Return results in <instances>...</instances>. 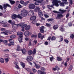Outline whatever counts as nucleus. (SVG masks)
<instances>
[{
    "mask_svg": "<svg viewBox=\"0 0 74 74\" xmlns=\"http://www.w3.org/2000/svg\"><path fill=\"white\" fill-rule=\"evenodd\" d=\"M61 3V1H58V0H53L52 2L53 4L51 5V6L49 5H47V8H48L49 10H51L52 8H54V7L53 6L56 5V7H58L59 4L58 3ZM52 7V8H51Z\"/></svg>",
    "mask_w": 74,
    "mask_h": 74,
    "instance_id": "obj_1",
    "label": "nucleus"
},
{
    "mask_svg": "<svg viewBox=\"0 0 74 74\" xmlns=\"http://www.w3.org/2000/svg\"><path fill=\"white\" fill-rule=\"evenodd\" d=\"M34 11L35 12H37V11H38L39 15V16H40L41 15H42V12H41V11L40 10V7H39L37 6L34 9Z\"/></svg>",
    "mask_w": 74,
    "mask_h": 74,
    "instance_id": "obj_2",
    "label": "nucleus"
},
{
    "mask_svg": "<svg viewBox=\"0 0 74 74\" xmlns=\"http://www.w3.org/2000/svg\"><path fill=\"white\" fill-rule=\"evenodd\" d=\"M21 14L23 16H25L27 15V11L25 10H23L21 11Z\"/></svg>",
    "mask_w": 74,
    "mask_h": 74,
    "instance_id": "obj_3",
    "label": "nucleus"
},
{
    "mask_svg": "<svg viewBox=\"0 0 74 74\" xmlns=\"http://www.w3.org/2000/svg\"><path fill=\"white\" fill-rule=\"evenodd\" d=\"M1 34H4V35H8V33L11 34H12V32L10 31H6L5 32H1Z\"/></svg>",
    "mask_w": 74,
    "mask_h": 74,
    "instance_id": "obj_4",
    "label": "nucleus"
},
{
    "mask_svg": "<svg viewBox=\"0 0 74 74\" xmlns=\"http://www.w3.org/2000/svg\"><path fill=\"white\" fill-rule=\"evenodd\" d=\"M9 41L10 42V43L8 45V46H11V45H14V40L12 39H9Z\"/></svg>",
    "mask_w": 74,
    "mask_h": 74,
    "instance_id": "obj_5",
    "label": "nucleus"
},
{
    "mask_svg": "<svg viewBox=\"0 0 74 74\" xmlns=\"http://www.w3.org/2000/svg\"><path fill=\"white\" fill-rule=\"evenodd\" d=\"M36 6L33 4H30L29 5V8L30 9H34Z\"/></svg>",
    "mask_w": 74,
    "mask_h": 74,
    "instance_id": "obj_6",
    "label": "nucleus"
},
{
    "mask_svg": "<svg viewBox=\"0 0 74 74\" xmlns=\"http://www.w3.org/2000/svg\"><path fill=\"white\" fill-rule=\"evenodd\" d=\"M16 26L17 25H13V29L12 31V32H16Z\"/></svg>",
    "mask_w": 74,
    "mask_h": 74,
    "instance_id": "obj_7",
    "label": "nucleus"
},
{
    "mask_svg": "<svg viewBox=\"0 0 74 74\" xmlns=\"http://www.w3.org/2000/svg\"><path fill=\"white\" fill-rule=\"evenodd\" d=\"M19 38L18 39V40L20 43H21L22 42V38L23 37V35L20 36H19Z\"/></svg>",
    "mask_w": 74,
    "mask_h": 74,
    "instance_id": "obj_8",
    "label": "nucleus"
},
{
    "mask_svg": "<svg viewBox=\"0 0 74 74\" xmlns=\"http://www.w3.org/2000/svg\"><path fill=\"white\" fill-rule=\"evenodd\" d=\"M38 38H40L41 37V40H42V39H43V38H44V35H43L42 36L41 34L40 33H39L38 34Z\"/></svg>",
    "mask_w": 74,
    "mask_h": 74,
    "instance_id": "obj_9",
    "label": "nucleus"
},
{
    "mask_svg": "<svg viewBox=\"0 0 74 74\" xmlns=\"http://www.w3.org/2000/svg\"><path fill=\"white\" fill-rule=\"evenodd\" d=\"M63 15L61 14H58L57 16L56 17V19H60V17H63Z\"/></svg>",
    "mask_w": 74,
    "mask_h": 74,
    "instance_id": "obj_10",
    "label": "nucleus"
},
{
    "mask_svg": "<svg viewBox=\"0 0 74 74\" xmlns=\"http://www.w3.org/2000/svg\"><path fill=\"white\" fill-rule=\"evenodd\" d=\"M59 11H60V13L61 14H64V12H66L67 11V10H62L61 9H60L59 10Z\"/></svg>",
    "mask_w": 74,
    "mask_h": 74,
    "instance_id": "obj_11",
    "label": "nucleus"
},
{
    "mask_svg": "<svg viewBox=\"0 0 74 74\" xmlns=\"http://www.w3.org/2000/svg\"><path fill=\"white\" fill-rule=\"evenodd\" d=\"M7 7H11V6H10V5L7 3L6 4H4V6H3V8L5 9H6V8H7Z\"/></svg>",
    "mask_w": 74,
    "mask_h": 74,
    "instance_id": "obj_12",
    "label": "nucleus"
},
{
    "mask_svg": "<svg viewBox=\"0 0 74 74\" xmlns=\"http://www.w3.org/2000/svg\"><path fill=\"white\" fill-rule=\"evenodd\" d=\"M44 29H45V28L44 26H42L40 27V30L41 33L44 32Z\"/></svg>",
    "mask_w": 74,
    "mask_h": 74,
    "instance_id": "obj_13",
    "label": "nucleus"
},
{
    "mask_svg": "<svg viewBox=\"0 0 74 74\" xmlns=\"http://www.w3.org/2000/svg\"><path fill=\"white\" fill-rule=\"evenodd\" d=\"M33 63L35 64V67L36 69H39V68L40 67V66L39 65H38V64H36L35 62H34Z\"/></svg>",
    "mask_w": 74,
    "mask_h": 74,
    "instance_id": "obj_14",
    "label": "nucleus"
},
{
    "mask_svg": "<svg viewBox=\"0 0 74 74\" xmlns=\"http://www.w3.org/2000/svg\"><path fill=\"white\" fill-rule=\"evenodd\" d=\"M18 15H16V14H14L12 15V19H16V18L17 17Z\"/></svg>",
    "mask_w": 74,
    "mask_h": 74,
    "instance_id": "obj_15",
    "label": "nucleus"
},
{
    "mask_svg": "<svg viewBox=\"0 0 74 74\" xmlns=\"http://www.w3.org/2000/svg\"><path fill=\"white\" fill-rule=\"evenodd\" d=\"M53 27V29L56 30L58 28V26L57 25H54Z\"/></svg>",
    "mask_w": 74,
    "mask_h": 74,
    "instance_id": "obj_16",
    "label": "nucleus"
},
{
    "mask_svg": "<svg viewBox=\"0 0 74 74\" xmlns=\"http://www.w3.org/2000/svg\"><path fill=\"white\" fill-rule=\"evenodd\" d=\"M30 19L32 21H35L36 19V17L35 16L32 17Z\"/></svg>",
    "mask_w": 74,
    "mask_h": 74,
    "instance_id": "obj_17",
    "label": "nucleus"
},
{
    "mask_svg": "<svg viewBox=\"0 0 74 74\" xmlns=\"http://www.w3.org/2000/svg\"><path fill=\"white\" fill-rule=\"evenodd\" d=\"M33 59V57L32 56H31L29 57L28 58V61L30 62V61H32V60Z\"/></svg>",
    "mask_w": 74,
    "mask_h": 74,
    "instance_id": "obj_18",
    "label": "nucleus"
},
{
    "mask_svg": "<svg viewBox=\"0 0 74 74\" xmlns=\"http://www.w3.org/2000/svg\"><path fill=\"white\" fill-rule=\"evenodd\" d=\"M60 29L61 32H64V29L63 28V26L60 27Z\"/></svg>",
    "mask_w": 74,
    "mask_h": 74,
    "instance_id": "obj_19",
    "label": "nucleus"
},
{
    "mask_svg": "<svg viewBox=\"0 0 74 74\" xmlns=\"http://www.w3.org/2000/svg\"><path fill=\"white\" fill-rule=\"evenodd\" d=\"M0 62L2 63H4V59L3 58H0Z\"/></svg>",
    "mask_w": 74,
    "mask_h": 74,
    "instance_id": "obj_20",
    "label": "nucleus"
},
{
    "mask_svg": "<svg viewBox=\"0 0 74 74\" xmlns=\"http://www.w3.org/2000/svg\"><path fill=\"white\" fill-rule=\"evenodd\" d=\"M36 48L34 49V50L32 51V54L33 55H34V54H36Z\"/></svg>",
    "mask_w": 74,
    "mask_h": 74,
    "instance_id": "obj_21",
    "label": "nucleus"
},
{
    "mask_svg": "<svg viewBox=\"0 0 74 74\" xmlns=\"http://www.w3.org/2000/svg\"><path fill=\"white\" fill-rule=\"evenodd\" d=\"M20 64L21 65V66H22L23 68H25V64H24L23 62H20Z\"/></svg>",
    "mask_w": 74,
    "mask_h": 74,
    "instance_id": "obj_22",
    "label": "nucleus"
},
{
    "mask_svg": "<svg viewBox=\"0 0 74 74\" xmlns=\"http://www.w3.org/2000/svg\"><path fill=\"white\" fill-rule=\"evenodd\" d=\"M17 35H18L19 36H22V34H23V33H22L21 32H17Z\"/></svg>",
    "mask_w": 74,
    "mask_h": 74,
    "instance_id": "obj_23",
    "label": "nucleus"
},
{
    "mask_svg": "<svg viewBox=\"0 0 74 74\" xmlns=\"http://www.w3.org/2000/svg\"><path fill=\"white\" fill-rule=\"evenodd\" d=\"M27 52L26 50H25V49H24L22 50V53L23 54H25V53H26Z\"/></svg>",
    "mask_w": 74,
    "mask_h": 74,
    "instance_id": "obj_24",
    "label": "nucleus"
},
{
    "mask_svg": "<svg viewBox=\"0 0 74 74\" xmlns=\"http://www.w3.org/2000/svg\"><path fill=\"white\" fill-rule=\"evenodd\" d=\"M37 35H34L32 34V35L31 36V37H32V38H33V37H34V38H37Z\"/></svg>",
    "mask_w": 74,
    "mask_h": 74,
    "instance_id": "obj_25",
    "label": "nucleus"
},
{
    "mask_svg": "<svg viewBox=\"0 0 74 74\" xmlns=\"http://www.w3.org/2000/svg\"><path fill=\"white\" fill-rule=\"evenodd\" d=\"M57 60H58V61H61V60H62V59L60 57H58L57 58Z\"/></svg>",
    "mask_w": 74,
    "mask_h": 74,
    "instance_id": "obj_26",
    "label": "nucleus"
},
{
    "mask_svg": "<svg viewBox=\"0 0 74 74\" xmlns=\"http://www.w3.org/2000/svg\"><path fill=\"white\" fill-rule=\"evenodd\" d=\"M16 37V36L15 35H12L10 36V38H15Z\"/></svg>",
    "mask_w": 74,
    "mask_h": 74,
    "instance_id": "obj_27",
    "label": "nucleus"
},
{
    "mask_svg": "<svg viewBox=\"0 0 74 74\" xmlns=\"http://www.w3.org/2000/svg\"><path fill=\"white\" fill-rule=\"evenodd\" d=\"M72 69H73V65H71L69 67L68 70L69 71H71L72 70Z\"/></svg>",
    "mask_w": 74,
    "mask_h": 74,
    "instance_id": "obj_28",
    "label": "nucleus"
},
{
    "mask_svg": "<svg viewBox=\"0 0 74 74\" xmlns=\"http://www.w3.org/2000/svg\"><path fill=\"white\" fill-rule=\"evenodd\" d=\"M33 53V51L32 50H30L28 52V55H32Z\"/></svg>",
    "mask_w": 74,
    "mask_h": 74,
    "instance_id": "obj_29",
    "label": "nucleus"
},
{
    "mask_svg": "<svg viewBox=\"0 0 74 74\" xmlns=\"http://www.w3.org/2000/svg\"><path fill=\"white\" fill-rule=\"evenodd\" d=\"M21 49V48H20V46H19V45H17V50L18 51H20V49Z\"/></svg>",
    "mask_w": 74,
    "mask_h": 74,
    "instance_id": "obj_30",
    "label": "nucleus"
},
{
    "mask_svg": "<svg viewBox=\"0 0 74 74\" xmlns=\"http://www.w3.org/2000/svg\"><path fill=\"white\" fill-rule=\"evenodd\" d=\"M28 46H32V40H29Z\"/></svg>",
    "mask_w": 74,
    "mask_h": 74,
    "instance_id": "obj_31",
    "label": "nucleus"
},
{
    "mask_svg": "<svg viewBox=\"0 0 74 74\" xmlns=\"http://www.w3.org/2000/svg\"><path fill=\"white\" fill-rule=\"evenodd\" d=\"M5 44V45H7L8 44V41L7 40H5L3 42Z\"/></svg>",
    "mask_w": 74,
    "mask_h": 74,
    "instance_id": "obj_32",
    "label": "nucleus"
},
{
    "mask_svg": "<svg viewBox=\"0 0 74 74\" xmlns=\"http://www.w3.org/2000/svg\"><path fill=\"white\" fill-rule=\"evenodd\" d=\"M32 71H33L34 73H36L37 71L35 69L33 68L32 69Z\"/></svg>",
    "mask_w": 74,
    "mask_h": 74,
    "instance_id": "obj_33",
    "label": "nucleus"
},
{
    "mask_svg": "<svg viewBox=\"0 0 74 74\" xmlns=\"http://www.w3.org/2000/svg\"><path fill=\"white\" fill-rule=\"evenodd\" d=\"M10 1V3L11 4H13L15 3L14 1H11V0H9Z\"/></svg>",
    "mask_w": 74,
    "mask_h": 74,
    "instance_id": "obj_34",
    "label": "nucleus"
},
{
    "mask_svg": "<svg viewBox=\"0 0 74 74\" xmlns=\"http://www.w3.org/2000/svg\"><path fill=\"white\" fill-rule=\"evenodd\" d=\"M17 18H19V19H22V17L21 16H20L19 14L17 15Z\"/></svg>",
    "mask_w": 74,
    "mask_h": 74,
    "instance_id": "obj_35",
    "label": "nucleus"
},
{
    "mask_svg": "<svg viewBox=\"0 0 74 74\" xmlns=\"http://www.w3.org/2000/svg\"><path fill=\"white\" fill-rule=\"evenodd\" d=\"M39 1H36L35 3L34 4L35 5H38L39 4Z\"/></svg>",
    "mask_w": 74,
    "mask_h": 74,
    "instance_id": "obj_36",
    "label": "nucleus"
},
{
    "mask_svg": "<svg viewBox=\"0 0 74 74\" xmlns=\"http://www.w3.org/2000/svg\"><path fill=\"white\" fill-rule=\"evenodd\" d=\"M41 70L42 71H45V69L44 67H42L41 68Z\"/></svg>",
    "mask_w": 74,
    "mask_h": 74,
    "instance_id": "obj_37",
    "label": "nucleus"
},
{
    "mask_svg": "<svg viewBox=\"0 0 74 74\" xmlns=\"http://www.w3.org/2000/svg\"><path fill=\"white\" fill-rule=\"evenodd\" d=\"M60 6H64V2H62L60 4Z\"/></svg>",
    "mask_w": 74,
    "mask_h": 74,
    "instance_id": "obj_38",
    "label": "nucleus"
},
{
    "mask_svg": "<svg viewBox=\"0 0 74 74\" xmlns=\"http://www.w3.org/2000/svg\"><path fill=\"white\" fill-rule=\"evenodd\" d=\"M24 35H25V36H28V32L27 31H26L24 33Z\"/></svg>",
    "mask_w": 74,
    "mask_h": 74,
    "instance_id": "obj_39",
    "label": "nucleus"
},
{
    "mask_svg": "<svg viewBox=\"0 0 74 74\" xmlns=\"http://www.w3.org/2000/svg\"><path fill=\"white\" fill-rule=\"evenodd\" d=\"M27 25L24 24L22 26L21 28H24V27H26L27 26Z\"/></svg>",
    "mask_w": 74,
    "mask_h": 74,
    "instance_id": "obj_40",
    "label": "nucleus"
},
{
    "mask_svg": "<svg viewBox=\"0 0 74 74\" xmlns=\"http://www.w3.org/2000/svg\"><path fill=\"white\" fill-rule=\"evenodd\" d=\"M15 67L16 69H20V68H19V67L18 65H17L15 66Z\"/></svg>",
    "mask_w": 74,
    "mask_h": 74,
    "instance_id": "obj_41",
    "label": "nucleus"
},
{
    "mask_svg": "<svg viewBox=\"0 0 74 74\" xmlns=\"http://www.w3.org/2000/svg\"><path fill=\"white\" fill-rule=\"evenodd\" d=\"M55 68H56V70L58 71L60 70V68H59V67H58V66H55Z\"/></svg>",
    "mask_w": 74,
    "mask_h": 74,
    "instance_id": "obj_42",
    "label": "nucleus"
},
{
    "mask_svg": "<svg viewBox=\"0 0 74 74\" xmlns=\"http://www.w3.org/2000/svg\"><path fill=\"white\" fill-rule=\"evenodd\" d=\"M8 22H9V23H15V22H13L11 20H10L8 21Z\"/></svg>",
    "mask_w": 74,
    "mask_h": 74,
    "instance_id": "obj_43",
    "label": "nucleus"
},
{
    "mask_svg": "<svg viewBox=\"0 0 74 74\" xmlns=\"http://www.w3.org/2000/svg\"><path fill=\"white\" fill-rule=\"evenodd\" d=\"M27 4H28V1H27L25 2H24V5H25V6H26L27 5Z\"/></svg>",
    "mask_w": 74,
    "mask_h": 74,
    "instance_id": "obj_44",
    "label": "nucleus"
},
{
    "mask_svg": "<svg viewBox=\"0 0 74 74\" xmlns=\"http://www.w3.org/2000/svg\"><path fill=\"white\" fill-rule=\"evenodd\" d=\"M47 21L48 22H50L51 21H53V18H50L47 19Z\"/></svg>",
    "mask_w": 74,
    "mask_h": 74,
    "instance_id": "obj_45",
    "label": "nucleus"
},
{
    "mask_svg": "<svg viewBox=\"0 0 74 74\" xmlns=\"http://www.w3.org/2000/svg\"><path fill=\"white\" fill-rule=\"evenodd\" d=\"M8 56H9V55L7 54H5L4 56V58H7V57H8Z\"/></svg>",
    "mask_w": 74,
    "mask_h": 74,
    "instance_id": "obj_46",
    "label": "nucleus"
},
{
    "mask_svg": "<svg viewBox=\"0 0 74 74\" xmlns=\"http://www.w3.org/2000/svg\"><path fill=\"white\" fill-rule=\"evenodd\" d=\"M41 72H42V71H41L40 70H38V74H41Z\"/></svg>",
    "mask_w": 74,
    "mask_h": 74,
    "instance_id": "obj_47",
    "label": "nucleus"
},
{
    "mask_svg": "<svg viewBox=\"0 0 74 74\" xmlns=\"http://www.w3.org/2000/svg\"><path fill=\"white\" fill-rule=\"evenodd\" d=\"M51 25L50 24H49L48 23H46V26H47V27H50Z\"/></svg>",
    "mask_w": 74,
    "mask_h": 74,
    "instance_id": "obj_48",
    "label": "nucleus"
},
{
    "mask_svg": "<svg viewBox=\"0 0 74 74\" xmlns=\"http://www.w3.org/2000/svg\"><path fill=\"white\" fill-rule=\"evenodd\" d=\"M56 39V38H55V37L53 36L52 37L51 40H55Z\"/></svg>",
    "mask_w": 74,
    "mask_h": 74,
    "instance_id": "obj_49",
    "label": "nucleus"
},
{
    "mask_svg": "<svg viewBox=\"0 0 74 74\" xmlns=\"http://www.w3.org/2000/svg\"><path fill=\"white\" fill-rule=\"evenodd\" d=\"M20 3H21V4H22L24 5V4H25V2L23 1H20Z\"/></svg>",
    "mask_w": 74,
    "mask_h": 74,
    "instance_id": "obj_50",
    "label": "nucleus"
},
{
    "mask_svg": "<svg viewBox=\"0 0 74 74\" xmlns=\"http://www.w3.org/2000/svg\"><path fill=\"white\" fill-rule=\"evenodd\" d=\"M53 12H54V13H57V14L60 13V12H58V11H55V10L53 11Z\"/></svg>",
    "mask_w": 74,
    "mask_h": 74,
    "instance_id": "obj_51",
    "label": "nucleus"
},
{
    "mask_svg": "<svg viewBox=\"0 0 74 74\" xmlns=\"http://www.w3.org/2000/svg\"><path fill=\"white\" fill-rule=\"evenodd\" d=\"M74 37V35H73V34H71V35L70 36V37L71 38H73Z\"/></svg>",
    "mask_w": 74,
    "mask_h": 74,
    "instance_id": "obj_52",
    "label": "nucleus"
},
{
    "mask_svg": "<svg viewBox=\"0 0 74 74\" xmlns=\"http://www.w3.org/2000/svg\"><path fill=\"white\" fill-rule=\"evenodd\" d=\"M14 66H17V65H18V63L17 62H14Z\"/></svg>",
    "mask_w": 74,
    "mask_h": 74,
    "instance_id": "obj_53",
    "label": "nucleus"
},
{
    "mask_svg": "<svg viewBox=\"0 0 74 74\" xmlns=\"http://www.w3.org/2000/svg\"><path fill=\"white\" fill-rule=\"evenodd\" d=\"M60 40L61 41H63V37L62 36H60Z\"/></svg>",
    "mask_w": 74,
    "mask_h": 74,
    "instance_id": "obj_54",
    "label": "nucleus"
},
{
    "mask_svg": "<svg viewBox=\"0 0 74 74\" xmlns=\"http://www.w3.org/2000/svg\"><path fill=\"white\" fill-rule=\"evenodd\" d=\"M2 23L1 22H0V23H2L3 24H5V23H7V21H6V22L2 21Z\"/></svg>",
    "mask_w": 74,
    "mask_h": 74,
    "instance_id": "obj_55",
    "label": "nucleus"
},
{
    "mask_svg": "<svg viewBox=\"0 0 74 74\" xmlns=\"http://www.w3.org/2000/svg\"><path fill=\"white\" fill-rule=\"evenodd\" d=\"M44 16H45V18H49V16H48V15H47V14H44Z\"/></svg>",
    "mask_w": 74,
    "mask_h": 74,
    "instance_id": "obj_56",
    "label": "nucleus"
},
{
    "mask_svg": "<svg viewBox=\"0 0 74 74\" xmlns=\"http://www.w3.org/2000/svg\"><path fill=\"white\" fill-rule=\"evenodd\" d=\"M50 61H51V62H52V60H53V57H51V58L50 57Z\"/></svg>",
    "mask_w": 74,
    "mask_h": 74,
    "instance_id": "obj_57",
    "label": "nucleus"
},
{
    "mask_svg": "<svg viewBox=\"0 0 74 74\" xmlns=\"http://www.w3.org/2000/svg\"><path fill=\"white\" fill-rule=\"evenodd\" d=\"M22 23H20L19 24H17V26H22Z\"/></svg>",
    "mask_w": 74,
    "mask_h": 74,
    "instance_id": "obj_58",
    "label": "nucleus"
},
{
    "mask_svg": "<svg viewBox=\"0 0 74 74\" xmlns=\"http://www.w3.org/2000/svg\"><path fill=\"white\" fill-rule=\"evenodd\" d=\"M18 10V9L17 8H15L14 9V11H17Z\"/></svg>",
    "mask_w": 74,
    "mask_h": 74,
    "instance_id": "obj_59",
    "label": "nucleus"
},
{
    "mask_svg": "<svg viewBox=\"0 0 74 74\" xmlns=\"http://www.w3.org/2000/svg\"><path fill=\"white\" fill-rule=\"evenodd\" d=\"M5 60L6 62H7L9 61V60H8V59L7 58H5Z\"/></svg>",
    "mask_w": 74,
    "mask_h": 74,
    "instance_id": "obj_60",
    "label": "nucleus"
},
{
    "mask_svg": "<svg viewBox=\"0 0 74 74\" xmlns=\"http://www.w3.org/2000/svg\"><path fill=\"white\" fill-rule=\"evenodd\" d=\"M64 41L65 42H66L67 44H68L69 43V40H65Z\"/></svg>",
    "mask_w": 74,
    "mask_h": 74,
    "instance_id": "obj_61",
    "label": "nucleus"
},
{
    "mask_svg": "<svg viewBox=\"0 0 74 74\" xmlns=\"http://www.w3.org/2000/svg\"><path fill=\"white\" fill-rule=\"evenodd\" d=\"M68 25L69 26H72V24H71V23H69L68 24Z\"/></svg>",
    "mask_w": 74,
    "mask_h": 74,
    "instance_id": "obj_62",
    "label": "nucleus"
},
{
    "mask_svg": "<svg viewBox=\"0 0 74 74\" xmlns=\"http://www.w3.org/2000/svg\"><path fill=\"white\" fill-rule=\"evenodd\" d=\"M30 12H31V14H33L34 15V12H33V10H31L29 11Z\"/></svg>",
    "mask_w": 74,
    "mask_h": 74,
    "instance_id": "obj_63",
    "label": "nucleus"
},
{
    "mask_svg": "<svg viewBox=\"0 0 74 74\" xmlns=\"http://www.w3.org/2000/svg\"><path fill=\"white\" fill-rule=\"evenodd\" d=\"M3 41L4 40L3 39H0V43H1V42H3Z\"/></svg>",
    "mask_w": 74,
    "mask_h": 74,
    "instance_id": "obj_64",
    "label": "nucleus"
}]
</instances>
